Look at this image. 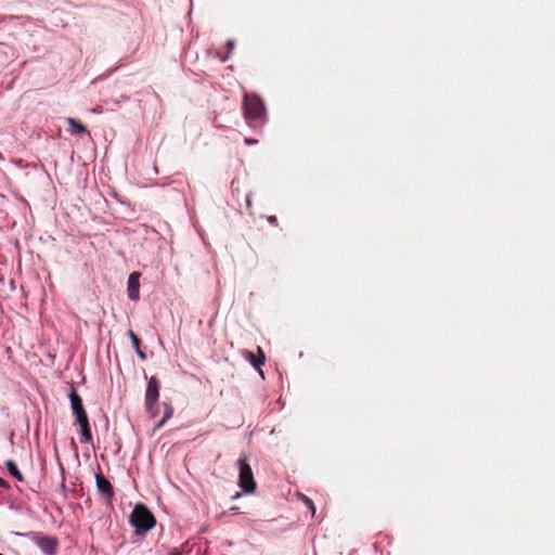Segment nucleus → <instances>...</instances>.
<instances>
[{
  "mask_svg": "<svg viewBox=\"0 0 555 555\" xmlns=\"http://www.w3.org/2000/svg\"><path fill=\"white\" fill-rule=\"evenodd\" d=\"M245 142H246L247 144H254V143H257V140L249 139V138H245Z\"/></svg>",
  "mask_w": 555,
  "mask_h": 555,
  "instance_id": "19",
  "label": "nucleus"
},
{
  "mask_svg": "<svg viewBox=\"0 0 555 555\" xmlns=\"http://www.w3.org/2000/svg\"><path fill=\"white\" fill-rule=\"evenodd\" d=\"M168 555H181V552L175 548Z\"/></svg>",
  "mask_w": 555,
  "mask_h": 555,
  "instance_id": "21",
  "label": "nucleus"
},
{
  "mask_svg": "<svg viewBox=\"0 0 555 555\" xmlns=\"http://www.w3.org/2000/svg\"><path fill=\"white\" fill-rule=\"evenodd\" d=\"M138 533L146 532L154 528L156 519L152 512L144 504H137L129 519Z\"/></svg>",
  "mask_w": 555,
  "mask_h": 555,
  "instance_id": "2",
  "label": "nucleus"
},
{
  "mask_svg": "<svg viewBox=\"0 0 555 555\" xmlns=\"http://www.w3.org/2000/svg\"><path fill=\"white\" fill-rule=\"evenodd\" d=\"M37 545L43 553L53 555L57 548V540L52 537H41L37 540Z\"/></svg>",
  "mask_w": 555,
  "mask_h": 555,
  "instance_id": "8",
  "label": "nucleus"
},
{
  "mask_svg": "<svg viewBox=\"0 0 555 555\" xmlns=\"http://www.w3.org/2000/svg\"><path fill=\"white\" fill-rule=\"evenodd\" d=\"M237 511H238V507H236V506H233L230 508V512H232V513H236Z\"/></svg>",
  "mask_w": 555,
  "mask_h": 555,
  "instance_id": "22",
  "label": "nucleus"
},
{
  "mask_svg": "<svg viewBox=\"0 0 555 555\" xmlns=\"http://www.w3.org/2000/svg\"><path fill=\"white\" fill-rule=\"evenodd\" d=\"M228 44L232 48L233 43L231 41H228Z\"/></svg>",
  "mask_w": 555,
  "mask_h": 555,
  "instance_id": "23",
  "label": "nucleus"
},
{
  "mask_svg": "<svg viewBox=\"0 0 555 555\" xmlns=\"http://www.w3.org/2000/svg\"><path fill=\"white\" fill-rule=\"evenodd\" d=\"M66 121L70 126L73 133H77V134L88 133L87 128L79 120H77L73 117H68Z\"/></svg>",
  "mask_w": 555,
  "mask_h": 555,
  "instance_id": "12",
  "label": "nucleus"
},
{
  "mask_svg": "<svg viewBox=\"0 0 555 555\" xmlns=\"http://www.w3.org/2000/svg\"><path fill=\"white\" fill-rule=\"evenodd\" d=\"M77 424L80 427V435H81L80 441L82 443H92V434H91V428L89 425V418L82 420L81 422H78Z\"/></svg>",
  "mask_w": 555,
  "mask_h": 555,
  "instance_id": "9",
  "label": "nucleus"
},
{
  "mask_svg": "<svg viewBox=\"0 0 555 555\" xmlns=\"http://www.w3.org/2000/svg\"><path fill=\"white\" fill-rule=\"evenodd\" d=\"M145 410L149 413V415L151 417H153V418L158 416V414H159V405H158V403H153L151 406L150 405H145Z\"/></svg>",
  "mask_w": 555,
  "mask_h": 555,
  "instance_id": "15",
  "label": "nucleus"
},
{
  "mask_svg": "<svg viewBox=\"0 0 555 555\" xmlns=\"http://www.w3.org/2000/svg\"><path fill=\"white\" fill-rule=\"evenodd\" d=\"M5 467L9 470V473L14 478H16L18 481H23L24 480V477H23L22 473L20 472V469L17 468L16 463L13 460H8L5 462Z\"/></svg>",
  "mask_w": 555,
  "mask_h": 555,
  "instance_id": "13",
  "label": "nucleus"
},
{
  "mask_svg": "<svg viewBox=\"0 0 555 555\" xmlns=\"http://www.w3.org/2000/svg\"><path fill=\"white\" fill-rule=\"evenodd\" d=\"M0 487L3 489H9L10 485L7 480H4L3 478L0 477Z\"/></svg>",
  "mask_w": 555,
  "mask_h": 555,
  "instance_id": "17",
  "label": "nucleus"
},
{
  "mask_svg": "<svg viewBox=\"0 0 555 555\" xmlns=\"http://www.w3.org/2000/svg\"><path fill=\"white\" fill-rule=\"evenodd\" d=\"M240 467L238 485L247 493H253L256 490V481L254 479L250 465L247 463L246 457H240L237 461Z\"/></svg>",
  "mask_w": 555,
  "mask_h": 555,
  "instance_id": "3",
  "label": "nucleus"
},
{
  "mask_svg": "<svg viewBox=\"0 0 555 555\" xmlns=\"http://www.w3.org/2000/svg\"><path fill=\"white\" fill-rule=\"evenodd\" d=\"M227 59H228V57H227V56H224V57H222V59H221V61H222V62H225V61H227Z\"/></svg>",
  "mask_w": 555,
  "mask_h": 555,
  "instance_id": "24",
  "label": "nucleus"
},
{
  "mask_svg": "<svg viewBox=\"0 0 555 555\" xmlns=\"http://www.w3.org/2000/svg\"><path fill=\"white\" fill-rule=\"evenodd\" d=\"M128 336L132 343V346L138 354L139 358H141L142 360H144L146 358L145 353L141 350V340L140 338L138 337V335L132 331V330H129L128 331Z\"/></svg>",
  "mask_w": 555,
  "mask_h": 555,
  "instance_id": "11",
  "label": "nucleus"
},
{
  "mask_svg": "<svg viewBox=\"0 0 555 555\" xmlns=\"http://www.w3.org/2000/svg\"><path fill=\"white\" fill-rule=\"evenodd\" d=\"M245 201H246V207H247V209H248V210H250V209H251V206H253V204H251V194H250V193H248V194L246 195Z\"/></svg>",
  "mask_w": 555,
  "mask_h": 555,
  "instance_id": "16",
  "label": "nucleus"
},
{
  "mask_svg": "<svg viewBox=\"0 0 555 555\" xmlns=\"http://www.w3.org/2000/svg\"><path fill=\"white\" fill-rule=\"evenodd\" d=\"M244 118L246 122L256 128L266 120V107L262 100L256 94H245L243 100Z\"/></svg>",
  "mask_w": 555,
  "mask_h": 555,
  "instance_id": "1",
  "label": "nucleus"
},
{
  "mask_svg": "<svg viewBox=\"0 0 555 555\" xmlns=\"http://www.w3.org/2000/svg\"><path fill=\"white\" fill-rule=\"evenodd\" d=\"M259 358H257L253 352L247 353V359L250 361V363L259 369L260 365L264 363V354L260 347H258Z\"/></svg>",
  "mask_w": 555,
  "mask_h": 555,
  "instance_id": "14",
  "label": "nucleus"
},
{
  "mask_svg": "<svg viewBox=\"0 0 555 555\" xmlns=\"http://www.w3.org/2000/svg\"><path fill=\"white\" fill-rule=\"evenodd\" d=\"M159 382L155 376H152L146 386L145 390V405H152L153 403H157L159 399Z\"/></svg>",
  "mask_w": 555,
  "mask_h": 555,
  "instance_id": "6",
  "label": "nucleus"
},
{
  "mask_svg": "<svg viewBox=\"0 0 555 555\" xmlns=\"http://www.w3.org/2000/svg\"><path fill=\"white\" fill-rule=\"evenodd\" d=\"M163 408H164V416L162 417V420L155 425V429H159L162 428L165 423L172 417L173 415V408L171 405V403L169 402H163Z\"/></svg>",
  "mask_w": 555,
  "mask_h": 555,
  "instance_id": "10",
  "label": "nucleus"
},
{
  "mask_svg": "<svg viewBox=\"0 0 555 555\" xmlns=\"http://www.w3.org/2000/svg\"><path fill=\"white\" fill-rule=\"evenodd\" d=\"M307 503L309 504L310 508L312 509V513L315 512V508H314V505L312 503V501H310L309 499H307Z\"/></svg>",
  "mask_w": 555,
  "mask_h": 555,
  "instance_id": "20",
  "label": "nucleus"
},
{
  "mask_svg": "<svg viewBox=\"0 0 555 555\" xmlns=\"http://www.w3.org/2000/svg\"><path fill=\"white\" fill-rule=\"evenodd\" d=\"M69 400L73 413L76 417V422L78 423L81 422L82 420H88V414L83 408L82 399L78 395L75 387H72L70 389Z\"/></svg>",
  "mask_w": 555,
  "mask_h": 555,
  "instance_id": "5",
  "label": "nucleus"
},
{
  "mask_svg": "<svg viewBox=\"0 0 555 555\" xmlns=\"http://www.w3.org/2000/svg\"><path fill=\"white\" fill-rule=\"evenodd\" d=\"M0 555H3L2 553H0Z\"/></svg>",
  "mask_w": 555,
  "mask_h": 555,
  "instance_id": "25",
  "label": "nucleus"
},
{
  "mask_svg": "<svg viewBox=\"0 0 555 555\" xmlns=\"http://www.w3.org/2000/svg\"><path fill=\"white\" fill-rule=\"evenodd\" d=\"M140 273L132 272L128 278V296L131 300L139 299V288H140Z\"/></svg>",
  "mask_w": 555,
  "mask_h": 555,
  "instance_id": "7",
  "label": "nucleus"
},
{
  "mask_svg": "<svg viewBox=\"0 0 555 555\" xmlns=\"http://www.w3.org/2000/svg\"><path fill=\"white\" fill-rule=\"evenodd\" d=\"M95 483L98 491L102 495V498L111 502L114 498V488L111 483V481L102 474L101 469L99 468V472L95 473Z\"/></svg>",
  "mask_w": 555,
  "mask_h": 555,
  "instance_id": "4",
  "label": "nucleus"
},
{
  "mask_svg": "<svg viewBox=\"0 0 555 555\" xmlns=\"http://www.w3.org/2000/svg\"><path fill=\"white\" fill-rule=\"evenodd\" d=\"M268 221L273 225L278 224V218L275 216L268 217Z\"/></svg>",
  "mask_w": 555,
  "mask_h": 555,
  "instance_id": "18",
  "label": "nucleus"
}]
</instances>
